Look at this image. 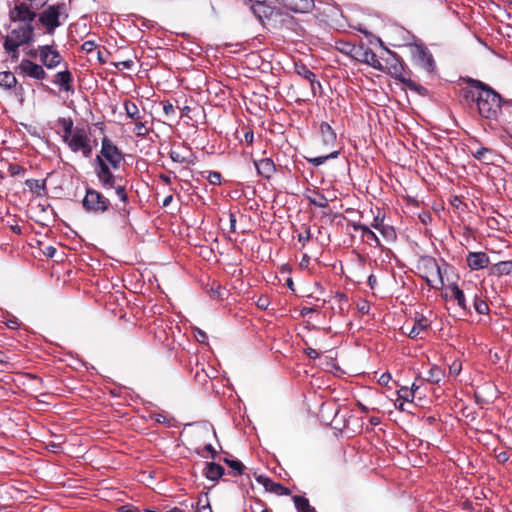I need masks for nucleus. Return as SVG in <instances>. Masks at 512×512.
<instances>
[{
	"instance_id": "nucleus-1",
	"label": "nucleus",
	"mask_w": 512,
	"mask_h": 512,
	"mask_svg": "<svg viewBox=\"0 0 512 512\" xmlns=\"http://www.w3.org/2000/svg\"><path fill=\"white\" fill-rule=\"evenodd\" d=\"M122 161L123 155L120 150L110 139L104 137L101 143V156L96 157L95 172L101 186L105 190L114 189L120 201L126 203L128 201L126 188L120 183L121 179H118L109 167L110 165L113 169H118Z\"/></svg>"
},
{
	"instance_id": "nucleus-2",
	"label": "nucleus",
	"mask_w": 512,
	"mask_h": 512,
	"mask_svg": "<svg viewBox=\"0 0 512 512\" xmlns=\"http://www.w3.org/2000/svg\"><path fill=\"white\" fill-rule=\"evenodd\" d=\"M469 83L472 87L479 90L477 95L473 91L463 90V96L466 101L476 102L477 110L480 116L489 121H495L501 126L506 125L509 121L504 116L506 105H502L501 96L485 83L471 79Z\"/></svg>"
},
{
	"instance_id": "nucleus-3",
	"label": "nucleus",
	"mask_w": 512,
	"mask_h": 512,
	"mask_svg": "<svg viewBox=\"0 0 512 512\" xmlns=\"http://www.w3.org/2000/svg\"><path fill=\"white\" fill-rule=\"evenodd\" d=\"M63 142L74 152H80L84 158H90L93 143L88 130L84 127H73L71 119H63Z\"/></svg>"
},
{
	"instance_id": "nucleus-4",
	"label": "nucleus",
	"mask_w": 512,
	"mask_h": 512,
	"mask_svg": "<svg viewBox=\"0 0 512 512\" xmlns=\"http://www.w3.org/2000/svg\"><path fill=\"white\" fill-rule=\"evenodd\" d=\"M123 106L126 116L130 119L128 123L134 124L133 133L138 137L146 138L150 133L146 113L141 112L138 106L130 100H125Z\"/></svg>"
},
{
	"instance_id": "nucleus-5",
	"label": "nucleus",
	"mask_w": 512,
	"mask_h": 512,
	"mask_svg": "<svg viewBox=\"0 0 512 512\" xmlns=\"http://www.w3.org/2000/svg\"><path fill=\"white\" fill-rule=\"evenodd\" d=\"M82 205L87 212L103 214L109 210L111 202L101 192L87 188L86 194L82 200Z\"/></svg>"
},
{
	"instance_id": "nucleus-6",
	"label": "nucleus",
	"mask_w": 512,
	"mask_h": 512,
	"mask_svg": "<svg viewBox=\"0 0 512 512\" xmlns=\"http://www.w3.org/2000/svg\"><path fill=\"white\" fill-rule=\"evenodd\" d=\"M410 52L414 61L424 70L427 72L434 70L435 62L426 46L422 43H414L410 45Z\"/></svg>"
},
{
	"instance_id": "nucleus-7",
	"label": "nucleus",
	"mask_w": 512,
	"mask_h": 512,
	"mask_svg": "<svg viewBox=\"0 0 512 512\" xmlns=\"http://www.w3.org/2000/svg\"><path fill=\"white\" fill-rule=\"evenodd\" d=\"M426 269L425 280L427 284L434 289L443 287V276L442 271L438 263L434 259H427L424 261Z\"/></svg>"
},
{
	"instance_id": "nucleus-8",
	"label": "nucleus",
	"mask_w": 512,
	"mask_h": 512,
	"mask_svg": "<svg viewBox=\"0 0 512 512\" xmlns=\"http://www.w3.org/2000/svg\"><path fill=\"white\" fill-rule=\"evenodd\" d=\"M38 53L40 61L48 69H54L62 62V56L50 45L40 46Z\"/></svg>"
},
{
	"instance_id": "nucleus-9",
	"label": "nucleus",
	"mask_w": 512,
	"mask_h": 512,
	"mask_svg": "<svg viewBox=\"0 0 512 512\" xmlns=\"http://www.w3.org/2000/svg\"><path fill=\"white\" fill-rule=\"evenodd\" d=\"M59 9L55 6H49L39 15L40 23L46 28L47 32L52 34L60 26Z\"/></svg>"
},
{
	"instance_id": "nucleus-10",
	"label": "nucleus",
	"mask_w": 512,
	"mask_h": 512,
	"mask_svg": "<svg viewBox=\"0 0 512 512\" xmlns=\"http://www.w3.org/2000/svg\"><path fill=\"white\" fill-rule=\"evenodd\" d=\"M354 58L373 67L376 70L384 71L382 63L378 59L377 55L369 47H357Z\"/></svg>"
},
{
	"instance_id": "nucleus-11",
	"label": "nucleus",
	"mask_w": 512,
	"mask_h": 512,
	"mask_svg": "<svg viewBox=\"0 0 512 512\" xmlns=\"http://www.w3.org/2000/svg\"><path fill=\"white\" fill-rule=\"evenodd\" d=\"M19 69L24 75L36 80H43L46 77V72L43 67L28 59H23L20 62Z\"/></svg>"
},
{
	"instance_id": "nucleus-12",
	"label": "nucleus",
	"mask_w": 512,
	"mask_h": 512,
	"mask_svg": "<svg viewBox=\"0 0 512 512\" xmlns=\"http://www.w3.org/2000/svg\"><path fill=\"white\" fill-rule=\"evenodd\" d=\"M34 17L35 13L31 11L29 6L25 3L15 5V7L10 11V18L13 21L28 23L32 21Z\"/></svg>"
},
{
	"instance_id": "nucleus-13",
	"label": "nucleus",
	"mask_w": 512,
	"mask_h": 512,
	"mask_svg": "<svg viewBox=\"0 0 512 512\" xmlns=\"http://www.w3.org/2000/svg\"><path fill=\"white\" fill-rule=\"evenodd\" d=\"M10 35L21 45L27 44L33 39V28L29 23H22L19 27L13 29Z\"/></svg>"
},
{
	"instance_id": "nucleus-14",
	"label": "nucleus",
	"mask_w": 512,
	"mask_h": 512,
	"mask_svg": "<svg viewBox=\"0 0 512 512\" xmlns=\"http://www.w3.org/2000/svg\"><path fill=\"white\" fill-rule=\"evenodd\" d=\"M467 264L472 270H480L488 266L489 257L484 252H471L467 256Z\"/></svg>"
},
{
	"instance_id": "nucleus-15",
	"label": "nucleus",
	"mask_w": 512,
	"mask_h": 512,
	"mask_svg": "<svg viewBox=\"0 0 512 512\" xmlns=\"http://www.w3.org/2000/svg\"><path fill=\"white\" fill-rule=\"evenodd\" d=\"M446 299H453L456 301L457 305L462 309L466 310V300L464 291L460 289L456 284H451L446 287V291L444 294Z\"/></svg>"
},
{
	"instance_id": "nucleus-16",
	"label": "nucleus",
	"mask_w": 512,
	"mask_h": 512,
	"mask_svg": "<svg viewBox=\"0 0 512 512\" xmlns=\"http://www.w3.org/2000/svg\"><path fill=\"white\" fill-rule=\"evenodd\" d=\"M353 228L355 231L361 232L362 240L370 246H380V240L377 235L366 225L354 224Z\"/></svg>"
},
{
	"instance_id": "nucleus-17",
	"label": "nucleus",
	"mask_w": 512,
	"mask_h": 512,
	"mask_svg": "<svg viewBox=\"0 0 512 512\" xmlns=\"http://www.w3.org/2000/svg\"><path fill=\"white\" fill-rule=\"evenodd\" d=\"M284 5L294 11V12H298V13H306V12H309L313 6H314V2L313 0H281Z\"/></svg>"
},
{
	"instance_id": "nucleus-18",
	"label": "nucleus",
	"mask_w": 512,
	"mask_h": 512,
	"mask_svg": "<svg viewBox=\"0 0 512 512\" xmlns=\"http://www.w3.org/2000/svg\"><path fill=\"white\" fill-rule=\"evenodd\" d=\"M73 77L70 71L64 70L60 71L55 75L54 83L60 87L61 90L65 92L73 91L72 86Z\"/></svg>"
},
{
	"instance_id": "nucleus-19",
	"label": "nucleus",
	"mask_w": 512,
	"mask_h": 512,
	"mask_svg": "<svg viewBox=\"0 0 512 512\" xmlns=\"http://www.w3.org/2000/svg\"><path fill=\"white\" fill-rule=\"evenodd\" d=\"M255 167L259 175L270 178L275 172V165L270 158L255 161Z\"/></svg>"
},
{
	"instance_id": "nucleus-20",
	"label": "nucleus",
	"mask_w": 512,
	"mask_h": 512,
	"mask_svg": "<svg viewBox=\"0 0 512 512\" xmlns=\"http://www.w3.org/2000/svg\"><path fill=\"white\" fill-rule=\"evenodd\" d=\"M295 71L299 76L303 77L304 79L310 82L313 93H315L316 85L318 87H321V84L317 82L315 79V74L304 64H296Z\"/></svg>"
},
{
	"instance_id": "nucleus-21",
	"label": "nucleus",
	"mask_w": 512,
	"mask_h": 512,
	"mask_svg": "<svg viewBox=\"0 0 512 512\" xmlns=\"http://www.w3.org/2000/svg\"><path fill=\"white\" fill-rule=\"evenodd\" d=\"M257 480L259 483H262L264 485V487L267 491L274 492V493L280 494V495H288L289 494V490L286 487L282 486L279 483L272 481L269 478L259 476L257 478Z\"/></svg>"
},
{
	"instance_id": "nucleus-22",
	"label": "nucleus",
	"mask_w": 512,
	"mask_h": 512,
	"mask_svg": "<svg viewBox=\"0 0 512 512\" xmlns=\"http://www.w3.org/2000/svg\"><path fill=\"white\" fill-rule=\"evenodd\" d=\"M253 14L259 18V20L263 21L264 19L269 18L273 9L269 5H266L264 2L257 1L251 6Z\"/></svg>"
},
{
	"instance_id": "nucleus-23",
	"label": "nucleus",
	"mask_w": 512,
	"mask_h": 512,
	"mask_svg": "<svg viewBox=\"0 0 512 512\" xmlns=\"http://www.w3.org/2000/svg\"><path fill=\"white\" fill-rule=\"evenodd\" d=\"M320 133L322 136L323 143L326 146L334 145L336 141V133L328 123L322 122L320 124Z\"/></svg>"
},
{
	"instance_id": "nucleus-24",
	"label": "nucleus",
	"mask_w": 512,
	"mask_h": 512,
	"mask_svg": "<svg viewBox=\"0 0 512 512\" xmlns=\"http://www.w3.org/2000/svg\"><path fill=\"white\" fill-rule=\"evenodd\" d=\"M389 53L392 56L393 63L388 68V73L390 75H392L394 78L399 79L402 82H405L406 80L403 77V66H402V64L399 62L396 54L391 53L390 51H389Z\"/></svg>"
},
{
	"instance_id": "nucleus-25",
	"label": "nucleus",
	"mask_w": 512,
	"mask_h": 512,
	"mask_svg": "<svg viewBox=\"0 0 512 512\" xmlns=\"http://www.w3.org/2000/svg\"><path fill=\"white\" fill-rule=\"evenodd\" d=\"M224 474V469L221 465L216 463H208L205 475L209 480L215 481L222 477Z\"/></svg>"
},
{
	"instance_id": "nucleus-26",
	"label": "nucleus",
	"mask_w": 512,
	"mask_h": 512,
	"mask_svg": "<svg viewBox=\"0 0 512 512\" xmlns=\"http://www.w3.org/2000/svg\"><path fill=\"white\" fill-rule=\"evenodd\" d=\"M428 327V321L425 318L419 319L414 323L408 335L411 338H417Z\"/></svg>"
},
{
	"instance_id": "nucleus-27",
	"label": "nucleus",
	"mask_w": 512,
	"mask_h": 512,
	"mask_svg": "<svg viewBox=\"0 0 512 512\" xmlns=\"http://www.w3.org/2000/svg\"><path fill=\"white\" fill-rule=\"evenodd\" d=\"M293 501L298 512H314L307 498L303 496H294Z\"/></svg>"
},
{
	"instance_id": "nucleus-28",
	"label": "nucleus",
	"mask_w": 512,
	"mask_h": 512,
	"mask_svg": "<svg viewBox=\"0 0 512 512\" xmlns=\"http://www.w3.org/2000/svg\"><path fill=\"white\" fill-rule=\"evenodd\" d=\"M492 273L496 275H508L512 273V261H502L495 264Z\"/></svg>"
},
{
	"instance_id": "nucleus-29",
	"label": "nucleus",
	"mask_w": 512,
	"mask_h": 512,
	"mask_svg": "<svg viewBox=\"0 0 512 512\" xmlns=\"http://www.w3.org/2000/svg\"><path fill=\"white\" fill-rule=\"evenodd\" d=\"M472 155L482 162L489 163L491 161L492 151L488 148L481 147L476 151H472Z\"/></svg>"
},
{
	"instance_id": "nucleus-30",
	"label": "nucleus",
	"mask_w": 512,
	"mask_h": 512,
	"mask_svg": "<svg viewBox=\"0 0 512 512\" xmlns=\"http://www.w3.org/2000/svg\"><path fill=\"white\" fill-rule=\"evenodd\" d=\"M15 83L16 78L11 72H0V86L11 88Z\"/></svg>"
},
{
	"instance_id": "nucleus-31",
	"label": "nucleus",
	"mask_w": 512,
	"mask_h": 512,
	"mask_svg": "<svg viewBox=\"0 0 512 512\" xmlns=\"http://www.w3.org/2000/svg\"><path fill=\"white\" fill-rule=\"evenodd\" d=\"M372 227L378 230L385 238H392L394 236V230L389 226H384L375 219Z\"/></svg>"
},
{
	"instance_id": "nucleus-32",
	"label": "nucleus",
	"mask_w": 512,
	"mask_h": 512,
	"mask_svg": "<svg viewBox=\"0 0 512 512\" xmlns=\"http://www.w3.org/2000/svg\"><path fill=\"white\" fill-rule=\"evenodd\" d=\"M336 47L341 53L350 55L354 58L357 46L347 42H338Z\"/></svg>"
},
{
	"instance_id": "nucleus-33",
	"label": "nucleus",
	"mask_w": 512,
	"mask_h": 512,
	"mask_svg": "<svg viewBox=\"0 0 512 512\" xmlns=\"http://www.w3.org/2000/svg\"><path fill=\"white\" fill-rule=\"evenodd\" d=\"M442 375V370L437 366H433L429 369L426 380L432 383H438L441 380Z\"/></svg>"
},
{
	"instance_id": "nucleus-34",
	"label": "nucleus",
	"mask_w": 512,
	"mask_h": 512,
	"mask_svg": "<svg viewBox=\"0 0 512 512\" xmlns=\"http://www.w3.org/2000/svg\"><path fill=\"white\" fill-rule=\"evenodd\" d=\"M474 308L479 314H486L489 311L488 305L485 301L480 299L478 294H474Z\"/></svg>"
},
{
	"instance_id": "nucleus-35",
	"label": "nucleus",
	"mask_w": 512,
	"mask_h": 512,
	"mask_svg": "<svg viewBox=\"0 0 512 512\" xmlns=\"http://www.w3.org/2000/svg\"><path fill=\"white\" fill-rule=\"evenodd\" d=\"M338 155H339L338 151H333V152H331V153H329L328 155H325V156H319V157H315V158H310V159H308V161L311 164H313L314 166H319V165H322L328 159H333V158L338 157Z\"/></svg>"
},
{
	"instance_id": "nucleus-36",
	"label": "nucleus",
	"mask_w": 512,
	"mask_h": 512,
	"mask_svg": "<svg viewBox=\"0 0 512 512\" xmlns=\"http://www.w3.org/2000/svg\"><path fill=\"white\" fill-rule=\"evenodd\" d=\"M21 46L18 41H16L11 35L9 34L5 40L4 48L7 52H16L18 47Z\"/></svg>"
},
{
	"instance_id": "nucleus-37",
	"label": "nucleus",
	"mask_w": 512,
	"mask_h": 512,
	"mask_svg": "<svg viewBox=\"0 0 512 512\" xmlns=\"http://www.w3.org/2000/svg\"><path fill=\"white\" fill-rule=\"evenodd\" d=\"M309 201L316 207L325 208L328 205L327 198L322 194H317L315 197H309Z\"/></svg>"
},
{
	"instance_id": "nucleus-38",
	"label": "nucleus",
	"mask_w": 512,
	"mask_h": 512,
	"mask_svg": "<svg viewBox=\"0 0 512 512\" xmlns=\"http://www.w3.org/2000/svg\"><path fill=\"white\" fill-rule=\"evenodd\" d=\"M399 398L404 401H412L414 399V393L407 387H402L398 391Z\"/></svg>"
},
{
	"instance_id": "nucleus-39",
	"label": "nucleus",
	"mask_w": 512,
	"mask_h": 512,
	"mask_svg": "<svg viewBox=\"0 0 512 512\" xmlns=\"http://www.w3.org/2000/svg\"><path fill=\"white\" fill-rule=\"evenodd\" d=\"M26 183L29 188L38 195H40V191L44 189V182H40L39 180H28Z\"/></svg>"
},
{
	"instance_id": "nucleus-40",
	"label": "nucleus",
	"mask_w": 512,
	"mask_h": 512,
	"mask_svg": "<svg viewBox=\"0 0 512 512\" xmlns=\"http://www.w3.org/2000/svg\"><path fill=\"white\" fill-rule=\"evenodd\" d=\"M170 157L174 162H177V163L187 162V157L182 155V153L180 151H178L177 149L171 150Z\"/></svg>"
},
{
	"instance_id": "nucleus-41",
	"label": "nucleus",
	"mask_w": 512,
	"mask_h": 512,
	"mask_svg": "<svg viewBox=\"0 0 512 512\" xmlns=\"http://www.w3.org/2000/svg\"><path fill=\"white\" fill-rule=\"evenodd\" d=\"M225 462L229 465L230 468L235 470L238 474L242 473V471L244 469V465L242 464V462H240L238 460H229V459H226Z\"/></svg>"
},
{
	"instance_id": "nucleus-42",
	"label": "nucleus",
	"mask_w": 512,
	"mask_h": 512,
	"mask_svg": "<svg viewBox=\"0 0 512 512\" xmlns=\"http://www.w3.org/2000/svg\"><path fill=\"white\" fill-rule=\"evenodd\" d=\"M461 369H462V364H461V362H459V361H454V362L449 366V373H450V375L457 376V375L461 372Z\"/></svg>"
},
{
	"instance_id": "nucleus-43",
	"label": "nucleus",
	"mask_w": 512,
	"mask_h": 512,
	"mask_svg": "<svg viewBox=\"0 0 512 512\" xmlns=\"http://www.w3.org/2000/svg\"><path fill=\"white\" fill-rule=\"evenodd\" d=\"M209 183L219 185L221 183V175L218 172H209L207 177Z\"/></svg>"
},
{
	"instance_id": "nucleus-44",
	"label": "nucleus",
	"mask_w": 512,
	"mask_h": 512,
	"mask_svg": "<svg viewBox=\"0 0 512 512\" xmlns=\"http://www.w3.org/2000/svg\"><path fill=\"white\" fill-rule=\"evenodd\" d=\"M310 237H311L310 230L306 229L305 232L300 233L297 238L300 243L305 245L310 240Z\"/></svg>"
},
{
	"instance_id": "nucleus-45",
	"label": "nucleus",
	"mask_w": 512,
	"mask_h": 512,
	"mask_svg": "<svg viewBox=\"0 0 512 512\" xmlns=\"http://www.w3.org/2000/svg\"><path fill=\"white\" fill-rule=\"evenodd\" d=\"M197 512H213V511L208 502L202 503V501L199 500V502L197 504Z\"/></svg>"
},
{
	"instance_id": "nucleus-46",
	"label": "nucleus",
	"mask_w": 512,
	"mask_h": 512,
	"mask_svg": "<svg viewBox=\"0 0 512 512\" xmlns=\"http://www.w3.org/2000/svg\"><path fill=\"white\" fill-rule=\"evenodd\" d=\"M195 337L197 341L200 343H204L205 340L207 339L206 333L199 328L195 329Z\"/></svg>"
},
{
	"instance_id": "nucleus-47",
	"label": "nucleus",
	"mask_w": 512,
	"mask_h": 512,
	"mask_svg": "<svg viewBox=\"0 0 512 512\" xmlns=\"http://www.w3.org/2000/svg\"><path fill=\"white\" fill-rule=\"evenodd\" d=\"M163 111L166 116H170L171 114H173L175 111L173 104H171L170 102H165L163 104Z\"/></svg>"
},
{
	"instance_id": "nucleus-48",
	"label": "nucleus",
	"mask_w": 512,
	"mask_h": 512,
	"mask_svg": "<svg viewBox=\"0 0 512 512\" xmlns=\"http://www.w3.org/2000/svg\"><path fill=\"white\" fill-rule=\"evenodd\" d=\"M253 140H254L253 131L247 130L244 133V141H245V143H247L248 145H251L253 143Z\"/></svg>"
},
{
	"instance_id": "nucleus-49",
	"label": "nucleus",
	"mask_w": 512,
	"mask_h": 512,
	"mask_svg": "<svg viewBox=\"0 0 512 512\" xmlns=\"http://www.w3.org/2000/svg\"><path fill=\"white\" fill-rule=\"evenodd\" d=\"M117 68L130 69L133 66L132 60H126L115 64Z\"/></svg>"
},
{
	"instance_id": "nucleus-50",
	"label": "nucleus",
	"mask_w": 512,
	"mask_h": 512,
	"mask_svg": "<svg viewBox=\"0 0 512 512\" xmlns=\"http://www.w3.org/2000/svg\"><path fill=\"white\" fill-rule=\"evenodd\" d=\"M257 306L261 309H266L269 306V301L266 297H260L257 301Z\"/></svg>"
},
{
	"instance_id": "nucleus-51",
	"label": "nucleus",
	"mask_w": 512,
	"mask_h": 512,
	"mask_svg": "<svg viewBox=\"0 0 512 512\" xmlns=\"http://www.w3.org/2000/svg\"><path fill=\"white\" fill-rule=\"evenodd\" d=\"M95 47V43L93 41H86L84 42V44L82 45V48L87 51V52H91Z\"/></svg>"
},
{
	"instance_id": "nucleus-52",
	"label": "nucleus",
	"mask_w": 512,
	"mask_h": 512,
	"mask_svg": "<svg viewBox=\"0 0 512 512\" xmlns=\"http://www.w3.org/2000/svg\"><path fill=\"white\" fill-rule=\"evenodd\" d=\"M391 379V376L389 374H383L381 375L379 379V383L382 385H387Z\"/></svg>"
},
{
	"instance_id": "nucleus-53",
	"label": "nucleus",
	"mask_w": 512,
	"mask_h": 512,
	"mask_svg": "<svg viewBox=\"0 0 512 512\" xmlns=\"http://www.w3.org/2000/svg\"><path fill=\"white\" fill-rule=\"evenodd\" d=\"M229 221H230V229H231V231L234 232L236 229V217L233 213L230 214Z\"/></svg>"
},
{
	"instance_id": "nucleus-54",
	"label": "nucleus",
	"mask_w": 512,
	"mask_h": 512,
	"mask_svg": "<svg viewBox=\"0 0 512 512\" xmlns=\"http://www.w3.org/2000/svg\"><path fill=\"white\" fill-rule=\"evenodd\" d=\"M497 459H498L499 462L504 463V462H506L509 459V457H508V454L506 452H501V453H499L497 455Z\"/></svg>"
},
{
	"instance_id": "nucleus-55",
	"label": "nucleus",
	"mask_w": 512,
	"mask_h": 512,
	"mask_svg": "<svg viewBox=\"0 0 512 512\" xmlns=\"http://www.w3.org/2000/svg\"><path fill=\"white\" fill-rule=\"evenodd\" d=\"M307 355L312 359H316L319 356L318 352L312 348L307 349Z\"/></svg>"
},
{
	"instance_id": "nucleus-56",
	"label": "nucleus",
	"mask_w": 512,
	"mask_h": 512,
	"mask_svg": "<svg viewBox=\"0 0 512 512\" xmlns=\"http://www.w3.org/2000/svg\"><path fill=\"white\" fill-rule=\"evenodd\" d=\"M252 512H266V509L260 503H257L255 507H252Z\"/></svg>"
},
{
	"instance_id": "nucleus-57",
	"label": "nucleus",
	"mask_w": 512,
	"mask_h": 512,
	"mask_svg": "<svg viewBox=\"0 0 512 512\" xmlns=\"http://www.w3.org/2000/svg\"><path fill=\"white\" fill-rule=\"evenodd\" d=\"M7 325L11 329H15L19 326L17 319L10 320Z\"/></svg>"
},
{
	"instance_id": "nucleus-58",
	"label": "nucleus",
	"mask_w": 512,
	"mask_h": 512,
	"mask_svg": "<svg viewBox=\"0 0 512 512\" xmlns=\"http://www.w3.org/2000/svg\"><path fill=\"white\" fill-rule=\"evenodd\" d=\"M171 201H172V196H171V195H169V196H167V197L164 199V201H163V205H164V206H167V205H169V203H170Z\"/></svg>"
},
{
	"instance_id": "nucleus-59",
	"label": "nucleus",
	"mask_w": 512,
	"mask_h": 512,
	"mask_svg": "<svg viewBox=\"0 0 512 512\" xmlns=\"http://www.w3.org/2000/svg\"><path fill=\"white\" fill-rule=\"evenodd\" d=\"M370 422H371L372 425H378L380 423V420H379V418L372 417L370 419Z\"/></svg>"
},
{
	"instance_id": "nucleus-60",
	"label": "nucleus",
	"mask_w": 512,
	"mask_h": 512,
	"mask_svg": "<svg viewBox=\"0 0 512 512\" xmlns=\"http://www.w3.org/2000/svg\"><path fill=\"white\" fill-rule=\"evenodd\" d=\"M419 389V386L416 385V383H413L410 390L413 391V393L415 394V392Z\"/></svg>"
},
{
	"instance_id": "nucleus-61",
	"label": "nucleus",
	"mask_w": 512,
	"mask_h": 512,
	"mask_svg": "<svg viewBox=\"0 0 512 512\" xmlns=\"http://www.w3.org/2000/svg\"><path fill=\"white\" fill-rule=\"evenodd\" d=\"M156 421H157V422H165V417H164V416H162V415H157V416H156Z\"/></svg>"
},
{
	"instance_id": "nucleus-62",
	"label": "nucleus",
	"mask_w": 512,
	"mask_h": 512,
	"mask_svg": "<svg viewBox=\"0 0 512 512\" xmlns=\"http://www.w3.org/2000/svg\"><path fill=\"white\" fill-rule=\"evenodd\" d=\"M5 354L3 352H0V363H4L5 362Z\"/></svg>"
},
{
	"instance_id": "nucleus-63",
	"label": "nucleus",
	"mask_w": 512,
	"mask_h": 512,
	"mask_svg": "<svg viewBox=\"0 0 512 512\" xmlns=\"http://www.w3.org/2000/svg\"><path fill=\"white\" fill-rule=\"evenodd\" d=\"M167 512H182V510L175 507V508H173V509H171V510H169Z\"/></svg>"
},
{
	"instance_id": "nucleus-64",
	"label": "nucleus",
	"mask_w": 512,
	"mask_h": 512,
	"mask_svg": "<svg viewBox=\"0 0 512 512\" xmlns=\"http://www.w3.org/2000/svg\"><path fill=\"white\" fill-rule=\"evenodd\" d=\"M49 256H52V251L54 252L55 251V248L53 247H49Z\"/></svg>"
}]
</instances>
